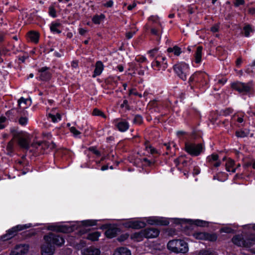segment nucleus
I'll list each match as a JSON object with an SVG mask.
<instances>
[{
	"label": "nucleus",
	"mask_w": 255,
	"mask_h": 255,
	"mask_svg": "<svg viewBox=\"0 0 255 255\" xmlns=\"http://www.w3.org/2000/svg\"><path fill=\"white\" fill-rule=\"evenodd\" d=\"M135 60L139 63H143L147 61V59L144 56H139L135 58Z\"/></svg>",
	"instance_id": "obj_48"
},
{
	"label": "nucleus",
	"mask_w": 255,
	"mask_h": 255,
	"mask_svg": "<svg viewBox=\"0 0 255 255\" xmlns=\"http://www.w3.org/2000/svg\"><path fill=\"white\" fill-rule=\"evenodd\" d=\"M145 234V238H154L157 237L159 234L158 230L155 228H148L143 230Z\"/></svg>",
	"instance_id": "obj_13"
},
{
	"label": "nucleus",
	"mask_w": 255,
	"mask_h": 255,
	"mask_svg": "<svg viewBox=\"0 0 255 255\" xmlns=\"http://www.w3.org/2000/svg\"><path fill=\"white\" fill-rule=\"evenodd\" d=\"M82 255H99L100 251L95 248L90 247L81 251Z\"/></svg>",
	"instance_id": "obj_16"
},
{
	"label": "nucleus",
	"mask_w": 255,
	"mask_h": 255,
	"mask_svg": "<svg viewBox=\"0 0 255 255\" xmlns=\"http://www.w3.org/2000/svg\"><path fill=\"white\" fill-rule=\"evenodd\" d=\"M207 222L202 220H197L195 221V224L198 226L204 227L207 225Z\"/></svg>",
	"instance_id": "obj_45"
},
{
	"label": "nucleus",
	"mask_w": 255,
	"mask_h": 255,
	"mask_svg": "<svg viewBox=\"0 0 255 255\" xmlns=\"http://www.w3.org/2000/svg\"><path fill=\"white\" fill-rule=\"evenodd\" d=\"M249 12L252 14H255V8H251L249 10Z\"/></svg>",
	"instance_id": "obj_64"
},
{
	"label": "nucleus",
	"mask_w": 255,
	"mask_h": 255,
	"mask_svg": "<svg viewBox=\"0 0 255 255\" xmlns=\"http://www.w3.org/2000/svg\"><path fill=\"white\" fill-rule=\"evenodd\" d=\"M136 4L135 2H133L132 4H130L128 5V9L129 10H132L133 8H134L136 6Z\"/></svg>",
	"instance_id": "obj_59"
},
{
	"label": "nucleus",
	"mask_w": 255,
	"mask_h": 255,
	"mask_svg": "<svg viewBox=\"0 0 255 255\" xmlns=\"http://www.w3.org/2000/svg\"><path fill=\"white\" fill-rule=\"evenodd\" d=\"M114 2L113 0H110L103 4V5L106 7H111L113 6Z\"/></svg>",
	"instance_id": "obj_50"
},
{
	"label": "nucleus",
	"mask_w": 255,
	"mask_h": 255,
	"mask_svg": "<svg viewBox=\"0 0 255 255\" xmlns=\"http://www.w3.org/2000/svg\"><path fill=\"white\" fill-rule=\"evenodd\" d=\"M1 25H2L3 26V30L2 31V32H1V37H0V38H1V40H2V39L3 38V37L4 36V35H7V34H9V33H12V32H9L7 29H6V28H5V27L7 26V23H5V22H1Z\"/></svg>",
	"instance_id": "obj_37"
},
{
	"label": "nucleus",
	"mask_w": 255,
	"mask_h": 255,
	"mask_svg": "<svg viewBox=\"0 0 255 255\" xmlns=\"http://www.w3.org/2000/svg\"><path fill=\"white\" fill-rule=\"evenodd\" d=\"M218 158L219 156L217 154H212L207 157V160L209 163L212 164L213 162L217 161Z\"/></svg>",
	"instance_id": "obj_38"
},
{
	"label": "nucleus",
	"mask_w": 255,
	"mask_h": 255,
	"mask_svg": "<svg viewBox=\"0 0 255 255\" xmlns=\"http://www.w3.org/2000/svg\"><path fill=\"white\" fill-rule=\"evenodd\" d=\"M12 38L17 41L16 43H13V44L12 49L13 50V52L16 53L20 51L21 50L20 48L21 41H18L19 36L17 35H14L12 37Z\"/></svg>",
	"instance_id": "obj_27"
},
{
	"label": "nucleus",
	"mask_w": 255,
	"mask_h": 255,
	"mask_svg": "<svg viewBox=\"0 0 255 255\" xmlns=\"http://www.w3.org/2000/svg\"><path fill=\"white\" fill-rule=\"evenodd\" d=\"M183 157V156H181L179 158H176L174 160V162L176 165H178L179 164V163H181V160L182 159Z\"/></svg>",
	"instance_id": "obj_54"
},
{
	"label": "nucleus",
	"mask_w": 255,
	"mask_h": 255,
	"mask_svg": "<svg viewBox=\"0 0 255 255\" xmlns=\"http://www.w3.org/2000/svg\"><path fill=\"white\" fill-rule=\"evenodd\" d=\"M146 225L145 222L140 221H132L128 223V227L135 229L144 228Z\"/></svg>",
	"instance_id": "obj_18"
},
{
	"label": "nucleus",
	"mask_w": 255,
	"mask_h": 255,
	"mask_svg": "<svg viewBox=\"0 0 255 255\" xmlns=\"http://www.w3.org/2000/svg\"><path fill=\"white\" fill-rule=\"evenodd\" d=\"M158 29L156 28H152L151 29V32L154 35L158 34Z\"/></svg>",
	"instance_id": "obj_61"
},
{
	"label": "nucleus",
	"mask_w": 255,
	"mask_h": 255,
	"mask_svg": "<svg viewBox=\"0 0 255 255\" xmlns=\"http://www.w3.org/2000/svg\"><path fill=\"white\" fill-rule=\"evenodd\" d=\"M44 239L48 244L55 245L58 246L62 245L64 243L63 238L53 234H49L44 237Z\"/></svg>",
	"instance_id": "obj_8"
},
{
	"label": "nucleus",
	"mask_w": 255,
	"mask_h": 255,
	"mask_svg": "<svg viewBox=\"0 0 255 255\" xmlns=\"http://www.w3.org/2000/svg\"><path fill=\"white\" fill-rule=\"evenodd\" d=\"M117 69L120 72H123L124 71V67L122 65H119L117 66Z\"/></svg>",
	"instance_id": "obj_63"
},
{
	"label": "nucleus",
	"mask_w": 255,
	"mask_h": 255,
	"mask_svg": "<svg viewBox=\"0 0 255 255\" xmlns=\"http://www.w3.org/2000/svg\"><path fill=\"white\" fill-rule=\"evenodd\" d=\"M105 18V15L104 14H96L92 18V21L95 24H99Z\"/></svg>",
	"instance_id": "obj_28"
},
{
	"label": "nucleus",
	"mask_w": 255,
	"mask_h": 255,
	"mask_svg": "<svg viewBox=\"0 0 255 255\" xmlns=\"http://www.w3.org/2000/svg\"><path fill=\"white\" fill-rule=\"evenodd\" d=\"M244 30L245 32V36L249 37L250 33L253 32L254 30L250 25H247L244 27Z\"/></svg>",
	"instance_id": "obj_36"
},
{
	"label": "nucleus",
	"mask_w": 255,
	"mask_h": 255,
	"mask_svg": "<svg viewBox=\"0 0 255 255\" xmlns=\"http://www.w3.org/2000/svg\"><path fill=\"white\" fill-rule=\"evenodd\" d=\"M232 242L235 245L238 246L249 248L255 242V235L251 236L246 240H244L242 236L237 235L233 237Z\"/></svg>",
	"instance_id": "obj_4"
},
{
	"label": "nucleus",
	"mask_w": 255,
	"mask_h": 255,
	"mask_svg": "<svg viewBox=\"0 0 255 255\" xmlns=\"http://www.w3.org/2000/svg\"><path fill=\"white\" fill-rule=\"evenodd\" d=\"M93 115L94 116H101L104 118H105V116L104 114L99 110L97 109H95L93 111Z\"/></svg>",
	"instance_id": "obj_42"
},
{
	"label": "nucleus",
	"mask_w": 255,
	"mask_h": 255,
	"mask_svg": "<svg viewBox=\"0 0 255 255\" xmlns=\"http://www.w3.org/2000/svg\"><path fill=\"white\" fill-rule=\"evenodd\" d=\"M200 173V169L198 167H195L193 169V174L194 175H198Z\"/></svg>",
	"instance_id": "obj_57"
},
{
	"label": "nucleus",
	"mask_w": 255,
	"mask_h": 255,
	"mask_svg": "<svg viewBox=\"0 0 255 255\" xmlns=\"http://www.w3.org/2000/svg\"><path fill=\"white\" fill-rule=\"evenodd\" d=\"M134 33V32H128V33H127V34H126V37L128 39H130L133 36Z\"/></svg>",
	"instance_id": "obj_60"
},
{
	"label": "nucleus",
	"mask_w": 255,
	"mask_h": 255,
	"mask_svg": "<svg viewBox=\"0 0 255 255\" xmlns=\"http://www.w3.org/2000/svg\"><path fill=\"white\" fill-rule=\"evenodd\" d=\"M142 122V117L140 115H136L134 117V120H133V123L135 124L139 125L141 124Z\"/></svg>",
	"instance_id": "obj_41"
},
{
	"label": "nucleus",
	"mask_w": 255,
	"mask_h": 255,
	"mask_svg": "<svg viewBox=\"0 0 255 255\" xmlns=\"http://www.w3.org/2000/svg\"><path fill=\"white\" fill-rule=\"evenodd\" d=\"M165 60V57L157 55L151 64L152 67L155 70L164 71L167 68V63Z\"/></svg>",
	"instance_id": "obj_7"
},
{
	"label": "nucleus",
	"mask_w": 255,
	"mask_h": 255,
	"mask_svg": "<svg viewBox=\"0 0 255 255\" xmlns=\"http://www.w3.org/2000/svg\"><path fill=\"white\" fill-rule=\"evenodd\" d=\"M54 252V248L51 245L46 244L43 245L41 247L42 255H52Z\"/></svg>",
	"instance_id": "obj_15"
},
{
	"label": "nucleus",
	"mask_w": 255,
	"mask_h": 255,
	"mask_svg": "<svg viewBox=\"0 0 255 255\" xmlns=\"http://www.w3.org/2000/svg\"><path fill=\"white\" fill-rule=\"evenodd\" d=\"M128 102L127 100H125L124 101H123V104H122V105H121V107L122 108H124V107H126L128 109Z\"/></svg>",
	"instance_id": "obj_58"
},
{
	"label": "nucleus",
	"mask_w": 255,
	"mask_h": 255,
	"mask_svg": "<svg viewBox=\"0 0 255 255\" xmlns=\"http://www.w3.org/2000/svg\"><path fill=\"white\" fill-rule=\"evenodd\" d=\"M49 118L51 119L53 123H56L61 120V116L59 114L57 113L56 115L51 114L48 115Z\"/></svg>",
	"instance_id": "obj_35"
},
{
	"label": "nucleus",
	"mask_w": 255,
	"mask_h": 255,
	"mask_svg": "<svg viewBox=\"0 0 255 255\" xmlns=\"http://www.w3.org/2000/svg\"><path fill=\"white\" fill-rule=\"evenodd\" d=\"M104 70V65L101 61H98L96 62L95 65V69L94 71V74L92 76L93 78L101 75Z\"/></svg>",
	"instance_id": "obj_20"
},
{
	"label": "nucleus",
	"mask_w": 255,
	"mask_h": 255,
	"mask_svg": "<svg viewBox=\"0 0 255 255\" xmlns=\"http://www.w3.org/2000/svg\"><path fill=\"white\" fill-rule=\"evenodd\" d=\"M168 53H173L176 56H179L182 52L181 49L177 46L169 47L167 49Z\"/></svg>",
	"instance_id": "obj_31"
},
{
	"label": "nucleus",
	"mask_w": 255,
	"mask_h": 255,
	"mask_svg": "<svg viewBox=\"0 0 255 255\" xmlns=\"http://www.w3.org/2000/svg\"><path fill=\"white\" fill-rule=\"evenodd\" d=\"M145 238L144 231L135 232L131 235V238L136 242L141 241Z\"/></svg>",
	"instance_id": "obj_23"
},
{
	"label": "nucleus",
	"mask_w": 255,
	"mask_h": 255,
	"mask_svg": "<svg viewBox=\"0 0 255 255\" xmlns=\"http://www.w3.org/2000/svg\"><path fill=\"white\" fill-rule=\"evenodd\" d=\"M70 130L75 136H77L81 133V132L74 127H70Z\"/></svg>",
	"instance_id": "obj_47"
},
{
	"label": "nucleus",
	"mask_w": 255,
	"mask_h": 255,
	"mask_svg": "<svg viewBox=\"0 0 255 255\" xmlns=\"http://www.w3.org/2000/svg\"><path fill=\"white\" fill-rule=\"evenodd\" d=\"M101 234L99 232H95L88 234L87 239L89 240L95 241L98 240Z\"/></svg>",
	"instance_id": "obj_32"
},
{
	"label": "nucleus",
	"mask_w": 255,
	"mask_h": 255,
	"mask_svg": "<svg viewBox=\"0 0 255 255\" xmlns=\"http://www.w3.org/2000/svg\"><path fill=\"white\" fill-rule=\"evenodd\" d=\"M147 222L150 225H166L167 223L165 221H163L157 217L149 218L147 220Z\"/></svg>",
	"instance_id": "obj_19"
},
{
	"label": "nucleus",
	"mask_w": 255,
	"mask_h": 255,
	"mask_svg": "<svg viewBox=\"0 0 255 255\" xmlns=\"http://www.w3.org/2000/svg\"><path fill=\"white\" fill-rule=\"evenodd\" d=\"M61 26V24L59 22H52L50 25V30L54 33L59 34L61 32V30L59 29Z\"/></svg>",
	"instance_id": "obj_29"
},
{
	"label": "nucleus",
	"mask_w": 255,
	"mask_h": 255,
	"mask_svg": "<svg viewBox=\"0 0 255 255\" xmlns=\"http://www.w3.org/2000/svg\"><path fill=\"white\" fill-rule=\"evenodd\" d=\"M13 140H11L8 143L7 145V150L9 151V152H11L13 149Z\"/></svg>",
	"instance_id": "obj_49"
},
{
	"label": "nucleus",
	"mask_w": 255,
	"mask_h": 255,
	"mask_svg": "<svg viewBox=\"0 0 255 255\" xmlns=\"http://www.w3.org/2000/svg\"><path fill=\"white\" fill-rule=\"evenodd\" d=\"M87 30L86 29L82 28H80L79 29V33L82 35H84L87 32Z\"/></svg>",
	"instance_id": "obj_56"
},
{
	"label": "nucleus",
	"mask_w": 255,
	"mask_h": 255,
	"mask_svg": "<svg viewBox=\"0 0 255 255\" xmlns=\"http://www.w3.org/2000/svg\"><path fill=\"white\" fill-rule=\"evenodd\" d=\"M31 227H32V224L30 223L25 225H17L9 230L5 235L1 237V239L4 241L10 239L16 234L17 232L23 230L30 228Z\"/></svg>",
	"instance_id": "obj_5"
},
{
	"label": "nucleus",
	"mask_w": 255,
	"mask_h": 255,
	"mask_svg": "<svg viewBox=\"0 0 255 255\" xmlns=\"http://www.w3.org/2000/svg\"><path fill=\"white\" fill-rule=\"evenodd\" d=\"M237 122L239 123H242L244 122L243 117H239L237 116V118L236 119Z\"/></svg>",
	"instance_id": "obj_62"
},
{
	"label": "nucleus",
	"mask_w": 255,
	"mask_h": 255,
	"mask_svg": "<svg viewBox=\"0 0 255 255\" xmlns=\"http://www.w3.org/2000/svg\"><path fill=\"white\" fill-rule=\"evenodd\" d=\"M114 255H131V253L127 248L122 247L117 249Z\"/></svg>",
	"instance_id": "obj_25"
},
{
	"label": "nucleus",
	"mask_w": 255,
	"mask_h": 255,
	"mask_svg": "<svg viewBox=\"0 0 255 255\" xmlns=\"http://www.w3.org/2000/svg\"><path fill=\"white\" fill-rule=\"evenodd\" d=\"M244 0H235L234 4L236 6H239L240 5L244 4Z\"/></svg>",
	"instance_id": "obj_51"
},
{
	"label": "nucleus",
	"mask_w": 255,
	"mask_h": 255,
	"mask_svg": "<svg viewBox=\"0 0 255 255\" xmlns=\"http://www.w3.org/2000/svg\"><path fill=\"white\" fill-rule=\"evenodd\" d=\"M167 248L170 251L175 253H186L188 251L187 244L181 240L170 241L167 244Z\"/></svg>",
	"instance_id": "obj_1"
},
{
	"label": "nucleus",
	"mask_w": 255,
	"mask_h": 255,
	"mask_svg": "<svg viewBox=\"0 0 255 255\" xmlns=\"http://www.w3.org/2000/svg\"><path fill=\"white\" fill-rule=\"evenodd\" d=\"M29 136L27 135L19 137L18 141V144L22 148L28 149L29 147Z\"/></svg>",
	"instance_id": "obj_17"
},
{
	"label": "nucleus",
	"mask_w": 255,
	"mask_h": 255,
	"mask_svg": "<svg viewBox=\"0 0 255 255\" xmlns=\"http://www.w3.org/2000/svg\"><path fill=\"white\" fill-rule=\"evenodd\" d=\"M194 237L198 240H207L209 241H215L217 236L214 234H209L205 232H198L193 234Z\"/></svg>",
	"instance_id": "obj_10"
},
{
	"label": "nucleus",
	"mask_w": 255,
	"mask_h": 255,
	"mask_svg": "<svg viewBox=\"0 0 255 255\" xmlns=\"http://www.w3.org/2000/svg\"><path fill=\"white\" fill-rule=\"evenodd\" d=\"M232 231V229L229 228H223L221 229L222 232L227 233H230Z\"/></svg>",
	"instance_id": "obj_53"
},
{
	"label": "nucleus",
	"mask_w": 255,
	"mask_h": 255,
	"mask_svg": "<svg viewBox=\"0 0 255 255\" xmlns=\"http://www.w3.org/2000/svg\"><path fill=\"white\" fill-rule=\"evenodd\" d=\"M202 49L203 48L202 46H198L197 48L195 55V62L197 63H199L201 61Z\"/></svg>",
	"instance_id": "obj_30"
},
{
	"label": "nucleus",
	"mask_w": 255,
	"mask_h": 255,
	"mask_svg": "<svg viewBox=\"0 0 255 255\" xmlns=\"http://www.w3.org/2000/svg\"><path fill=\"white\" fill-rule=\"evenodd\" d=\"M173 70L177 76L183 81L187 80L189 74V66L183 62H179L173 67Z\"/></svg>",
	"instance_id": "obj_3"
},
{
	"label": "nucleus",
	"mask_w": 255,
	"mask_h": 255,
	"mask_svg": "<svg viewBox=\"0 0 255 255\" xmlns=\"http://www.w3.org/2000/svg\"><path fill=\"white\" fill-rule=\"evenodd\" d=\"M27 101V99L21 98L18 101L19 107L22 109L26 108V104Z\"/></svg>",
	"instance_id": "obj_39"
},
{
	"label": "nucleus",
	"mask_w": 255,
	"mask_h": 255,
	"mask_svg": "<svg viewBox=\"0 0 255 255\" xmlns=\"http://www.w3.org/2000/svg\"><path fill=\"white\" fill-rule=\"evenodd\" d=\"M157 51H158L157 49L154 48V49H151L150 50H149L148 51V53L149 54L150 57L154 58L155 57V58L156 56V55L157 53Z\"/></svg>",
	"instance_id": "obj_44"
},
{
	"label": "nucleus",
	"mask_w": 255,
	"mask_h": 255,
	"mask_svg": "<svg viewBox=\"0 0 255 255\" xmlns=\"http://www.w3.org/2000/svg\"><path fill=\"white\" fill-rule=\"evenodd\" d=\"M119 232V229L116 227H111L105 232L106 237L108 238H113L116 236Z\"/></svg>",
	"instance_id": "obj_22"
},
{
	"label": "nucleus",
	"mask_w": 255,
	"mask_h": 255,
	"mask_svg": "<svg viewBox=\"0 0 255 255\" xmlns=\"http://www.w3.org/2000/svg\"><path fill=\"white\" fill-rule=\"evenodd\" d=\"M28 119L26 117H20L18 120L19 124L21 126H25L27 124Z\"/></svg>",
	"instance_id": "obj_43"
},
{
	"label": "nucleus",
	"mask_w": 255,
	"mask_h": 255,
	"mask_svg": "<svg viewBox=\"0 0 255 255\" xmlns=\"http://www.w3.org/2000/svg\"><path fill=\"white\" fill-rule=\"evenodd\" d=\"M231 87L243 95H247L253 91L254 83L253 81L247 83L237 81L232 83Z\"/></svg>",
	"instance_id": "obj_2"
},
{
	"label": "nucleus",
	"mask_w": 255,
	"mask_h": 255,
	"mask_svg": "<svg viewBox=\"0 0 255 255\" xmlns=\"http://www.w3.org/2000/svg\"><path fill=\"white\" fill-rule=\"evenodd\" d=\"M203 149L201 144H194L192 143H186L185 145V151L192 156L199 155Z\"/></svg>",
	"instance_id": "obj_6"
},
{
	"label": "nucleus",
	"mask_w": 255,
	"mask_h": 255,
	"mask_svg": "<svg viewBox=\"0 0 255 255\" xmlns=\"http://www.w3.org/2000/svg\"><path fill=\"white\" fill-rule=\"evenodd\" d=\"M149 20L153 22H157L158 21V18L156 16H151L149 17Z\"/></svg>",
	"instance_id": "obj_52"
},
{
	"label": "nucleus",
	"mask_w": 255,
	"mask_h": 255,
	"mask_svg": "<svg viewBox=\"0 0 255 255\" xmlns=\"http://www.w3.org/2000/svg\"><path fill=\"white\" fill-rule=\"evenodd\" d=\"M51 230L62 233H68L71 231V228L66 226H52Z\"/></svg>",
	"instance_id": "obj_24"
},
{
	"label": "nucleus",
	"mask_w": 255,
	"mask_h": 255,
	"mask_svg": "<svg viewBox=\"0 0 255 255\" xmlns=\"http://www.w3.org/2000/svg\"><path fill=\"white\" fill-rule=\"evenodd\" d=\"M49 69L48 67H43L38 70L40 80L47 81L50 79L51 73L49 71Z\"/></svg>",
	"instance_id": "obj_12"
},
{
	"label": "nucleus",
	"mask_w": 255,
	"mask_h": 255,
	"mask_svg": "<svg viewBox=\"0 0 255 255\" xmlns=\"http://www.w3.org/2000/svg\"><path fill=\"white\" fill-rule=\"evenodd\" d=\"M113 124L117 129L121 131L125 132L129 128V124L125 120L116 119L113 121Z\"/></svg>",
	"instance_id": "obj_11"
},
{
	"label": "nucleus",
	"mask_w": 255,
	"mask_h": 255,
	"mask_svg": "<svg viewBox=\"0 0 255 255\" xmlns=\"http://www.w3.org/2000/svg\"><path fill=\"white\" fill-rule=\"evenodd\" d=\"M49 13L50 16L53 17H55L56 16V12L54 8L52 6H50L49 8Z\"/></svg>",
	"instance_id": "obj_46"
},
{
	"label": "nucleus",
	"mask_w": 255,
	"mask_h": 255,
	"mask_svg": "<svg viewBox=\"0 0 255 255\" xmlns=\"http://www.w3.org/2000/svg\"><path fill=\"white\" fill-rule=\"evenodd\" d=\"M28 36L32 41L34 42H38L39 36L37 32L33 31L29 32L28 33Z\"/></svg>",
	"instance_id": "obj_33"
},
{
	"label": "nucleus",
	"mask_w": 255,
	"mask_h": 255,
	"mask_svg": "<svg viewBox=\"0 0 255 255\" xmlns=\"http://www.w3.org/2000/svg\"><path fill=\"white\" fill-rule=\"evenodd\" d=\"M249 134V131L248 130H241L236 132V135L239 137H245L248 136Z\"/></svg>",
	"instance_id": "obj_34"
},
{
	"label": "nucleus",
	"mask_w": 255,
	"mask_h": 255,
	"mask_svg": "<svg viewBox=\"0 0 255 255\" xmlns=\"http://www.w3.org/2000/svg\"><path fill=\"white\" fill-rule=\"evenodd\" d=\"M235 162L231 159H228L226 163V169L228 172H235L236 169L234 167Z\"/></svg>",
	"instance_id": "obj_26"
},
{
	"label": "nucleus",
	"mask_w": 255,
	"mask_h": 255,
	"mask_svg": "<svg viewBox=\"0 0 255 255\" xmlns=\"http://www.w3.org/2000/svg\"><path fill=\"white\" fill-rule=\"evenodd\" d=\"M145 149L148 152L151 154L156 152V149L150 145L148 143H145Z\"/></svg>",
	"instance_id": "obj_40"
},
{
	"label": "nucleus",
	"mask_w": 255,
	"mask_h": 255,
	"mask_svg": "<svg viewBox=\"0 0 255 255\" xmlns=\"http://www.w3.org/2000/svg\"><path fill=\"white\" fill-rule=\"evenodd\" d=\"M29 246L27 244H19L15 246L11 250L10 255H24L29 250Z\"/></svg>",
	"instance_id": "obj_9"
},
{
	"label": "nucleus",
	"mask_w": 255,
	"mask_h": 255,
	"mask_svg": "<svg viewBox=\"0 0 255 255\" xmlns=\"http://www.w3.org/2000/svg\"><path fill=\"white\" fill-rule=\"evenodd\" d=\"M31 146L37 148L41 146L42 148L47 147L48 148H49L50 149H53L55 148V145L53 143L50 144L47 142H37L33 143L31 144Z\"/></svg>",
	"instance_id": "obj_21"
},
{
	"label": "nucleus",
	"mask_w": 255,
	"mask_h": 255,
	"mask_svg": "<svg viewBox=\"0 0 255 255\" xmlns=\"http://www.w3.org/2000/svg\"><path fill=\"white\" fill-rule=\"evenodd\" d=\"M218 30H219V26L218 25H214L211 28V30L213 32H216L218 31Z\"/></svg>",
	"instance_id": "obj_55"
},
{
	"label": "nucleus",
	"mask_w": 255,
	"mask_h": 255,
	"mask_svg": "<svg viewBox=\"0 0 255 255\" xmlns=\"http://www.w3.org/2000/svg\"><path fill=\"white\" fill-rule=\"evenodd\" d=\"M206 74L205 73L201 71L196 72L190 77L189 82H201L203 79H205V76H206Z\"/></svg>",
	"instance_id": "obj_14"
}]
</instances>
